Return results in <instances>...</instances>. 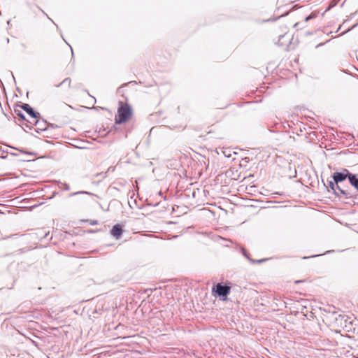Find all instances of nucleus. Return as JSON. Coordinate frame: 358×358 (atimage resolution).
Instances as JSON below:
<instances>
[{"mask_svg":"<svg viewBox=\"0 0 358 358\" xmlns=\"http://www.w3.org/2000/svg\"><path fill=\"white\" fill-rule=\"evenodd\" d=\"M310 17V16H309V17H307L306 18V21L308 20V19H309Z\"/></svg>","mask_w":358,"mask_h":358,"instance_id":"11","label":"nucleus"},{"mask_svg":"<svg viewBox=\"0 0 358 358\" xmlns=\"http://www.w3.org/2000/svg\"><path fill=\"white\" fill-rule=\"evenodd\" d=\"M329 186H330V187H331V188L334 191L335 182H329Z\"/></svg>","mask_w":358,"mask_h":358,"instance_id":"9","label":"nucleus"},{"mask_svg":"<svg viewBox=\"0 0 358 358\" xmlns=\"http://www.w3.org/2000/svg\"><path fill=\"white\" fill-rule=\"evenodd\" d=\"M303 282H306V280H296V281L294 282V283L297 284V283Z\"/></svg>","mask_w":358,"mask_h":358,"instance_id":"10","label":"nucleus"},{"mask_svg":"<svg viewBox=\"0 0 358 358\" xmlns=\"http://www.w3.org/2000/svg\"><path fill=\"white\" fill-rule=\"evenodd\" d=\"M15 112L16 113L17 115V116H19V117H20L22 119H23V120H25V119H26V118H25V116L24 115V114H22V113H21V111H20V110H15Z\"/></svg>","mask_w":358,"mask_h":358,"instance_id":"8","label":"nucleus"},{"mask_svg":"<svg viewBox=\"0 0 358 358\" xmlns=\"http://www.w3.org/2000/svg\"><path fill=\"white\" fill-rule=\"evenodd\" d=\"M21 108L26 112L27 115L31 118L36 119L37 117L36 113L28 104H24Z\"/></svg>","mask_w":358,"mask_h":358,"instance_id":"4","label":"nucleus"},{"mask_svg":"<svg viewBox=\"0 0 358 358\" xmlns=\"http://www.w3.org/2000/svg\"><path fill=\"white\" fill-rule=\"evenodd\" d=\"M231 287L229 286H224L220 283L217 284L212 288V294L213 296L226 297L230 292Z\"/></svg>","mask_w":358,"mask_h":358,"instance_id":"2","label":"nucleus"},{"mask_svg":"<svg viewBox=\"0 0 358 358\" xmlns=\"http://www.w3.org/2000/svg\"><path fill=\"white\" fill-rule=\"evenodd\" d=\"M347 177L348 178V174L339 172L334 173L333 176L334 180L336 184H337L339 182L343 181L344 180L346 179Z\"/></svg>","mask_w":358,"mask_h":358,"instance_id":"5","label":"nucleus"},{"mask_svg":"<svg viewBox=\"0 0 358 358\" xmlns=\"http://www.w3.org/2000/svg\"><path fill=\"white\" fill-rule=\"evenodd\" d=\"M71 83V79L66 78V79L64 80V81L61 83V85H65L70 86Z\"/></svg>","mask_w":358,"mask_h":358,"instance_id":"7","label":"nucleus"},{"mask_svg":"<svg viewBox=\"0 0 358 358\" xmlns=\"http://www.w3.org/2000/svg\"><path fill=\"white\" fill-rule=\"evenodd\" d=\"M348 180L350 184L358 190V175L348 173Z\"/></svg>","mask_w":358,"mask_h":358,"instance_id":"6","label":"nucleus"},{"mask_svg":"<svg viewBox=\"0 0 358 358\" xmlns=\"http://www.w3.org/2000/svg\"><path fill=\"white\" fill-rule=\"evenodd\" d=\"M122 226L120 224L114 225L110 230V234L116 239H119L122 236Z\"/></svg>","mask_w":358,"mask_h":358,"instance_id":"3","label":"nucleus"},{"mask_svg":"<svg viewBox=\"0 0 358 358\" xmlns=\"http://www.w3.org/2000/svg\"><path fill=\"white\" fill-rule=\"evenodd\" d=\"M134 110L127 101H119L117 113L115 116V123L121 124L132 119Z\"/></svg>","mask_w":358,"mask_h":358,"instance_id":"1","label":"nucleus"}]
</instances>
